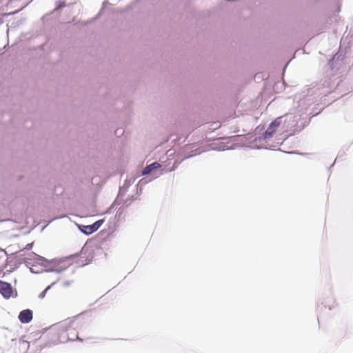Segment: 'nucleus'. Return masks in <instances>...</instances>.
<instances>
[{
	"label": "nucleus",
	"mask_w": 353,
	"mask_h": 353,
	"mask_svg": "<svg viewBox=\"0 0 353 353\" xmlns=\"http://www.w3.org/2000/svg\"><path fill=\"white\" fill-rule=\"evenodd\" d=\"M94 255V248L90 245H85L80 252L75 256V262L79 266H85L90 263Z\"/></svg>",
	"instance_id": "nucleus-1"
},
{
	"label": "nucleus",
	"mask_w": 353,
	"mask_h": 353,
	"mask_svg": "<svg viewBox=\"0 0 353 353\" xmlns=\"http://www.w3.org/2000/svg\"><path fill=\"white\" fill-rule=\"evenodd\" d=\"M79 326L80 324L77 320L65 322L61 325L62 334H64V337H66L69 341L80 340L77 332V329Z\"/></svg>",
	"instance_id": "nucleus-2"
},
{
	"label": "nucleus",
	"mask_w": 353,
	"mask_h": 353,
	"mask_svg": "<svg viewBox=\"0 0 353 353\" xmlns=\"http://www.w3.org/2000/svg\"><path fill=\"white\" fill-rule=\"evenodd\" d=\"M282 123V117L276 118L268 127L265 132L263 134L264 139L272 138L275 132L278 131Z\"/></svg>",
	"instance_id": "nucleus-3"
},
{
	"label": "nucleus",
	"mask_w": 353,
	"mask_h": 353,
	"mask_svg": "<svg viewBox=\"0 0 353 353\" xmlns=\"http://www.w3.org/2000/svg\"><path fill=\"white\" fill-rule=\"evenodd\" d=\"M1 295L6 298L16 297L17 293L14 290L11 285L6 282L1 281Z\"/></svg>",
	"instance_id": "nucleus-4"
},
{
	"label": "nucleus",
	"mask_w": 353,
	"mask_h": 353,
	"mask_svg": "<svg viewBox=\"0 0 353 353\" xmlns=\"http://www.w3.org/2000/svg\"><path fill=\"white\" fill-rule=\"evenodd\" d=\"M103 223V220H99L92 225H81L79 227L81 231L86 234H91L97 231Z\"/></svg>",
	"instance_id": "nucleus-5"
},
{
	"label": "nucleus",
	"mask_w": 353,
	"mask_h": 353,
	"mask_svg": "<svg viewBox=\"0 0 353 353\" xmlns=\"http://www.w3.org/2000/svg\"><path fill=\"white\" fill-rule=\"evenodd\" d=\"M33 317L32 310L29 309L22 310L19 314V319L22 323H30Z\"/></svg>",
	"instance_id": "nucleus-6"
},
{
	"label": "nucleus",
	"mask_w": 353,
	"mask_h": 353,
	"mask_svg": "<svg viewBox=\"0 0 353 353\" xmlns=\"http://www.w3.org/2000/svg\"><path fill=\"white\" fill-rule=\"evenodd\" d=\"M161 168V164L159 163L158 162H154L148 166H146L143 172H142V175H146V174H148L149 173H150L153 170H155V169H158Z\"/></svg>",
	"instance_id": "nucleus-7"
},
{
	"label": "nucleus",
	"mask_w": 353,
	"mask_h": 353,
	"mask_svg": "<svg viewBox=\"0 0 353 353\" xmlns=\"http://www.w3.org/2000/svg\"><path fill=\"white\" fill-rule=\"evenodd\" d=\"M37 255L34 253L33 252H29L28 254H21L20 257L21 258V260L24 262H29L30 261H34L36 259Z\"/></svg>",
	"instance_id": "nucleus-8"
},
{
	"label": "nucleus",
	"mask_w": 353,
	"mask_h": 353,
	"mask_svg": "<svg viewBox=\"0 0 353 353\" xmlns=\"http://www.w3.org/2000/svg\"><path fill=\"white\" fill-rule=\"evenodd\" d=\"M19 345L20 346L24 347V348H26L28 349L29 347V343L28 341H21L19 342Z\"/></svg>",
	"instance_id": "nucleus-9"
},
{
	"label": "nucleus",
	"mask_w": 353,
	"mask_h": 353,
	"mask_svg": "<svg viewBox=\"0 0 353 353\" xmlns=\"http://www.w3.org/2000/svg\"><path fill=\"white\" fill-rule=\"evenodd\" d=\"M50 288V287H48L44 291H43L41 294L39 295V297L41 298H43L46 295V293L47 292V290Z\"/></svg>",
	"instance_id": "nucleus-10"
},
{
	"label": "nucleus",
	"mask_w": 353,
	"mask_h": 353,
	"mask_svg": "<svg viewBox=\"0 0 353 353\" xmlns=\"http://www.w3.org/2000/svg\"><path fill=\"white\" fill-rule=\"evenodd\" d=\"M32 243H29L26 245L25 249L28 251L32 248Z\"/></svg>",
	"instance_id": "nucleus-11"
}]
</instances>
